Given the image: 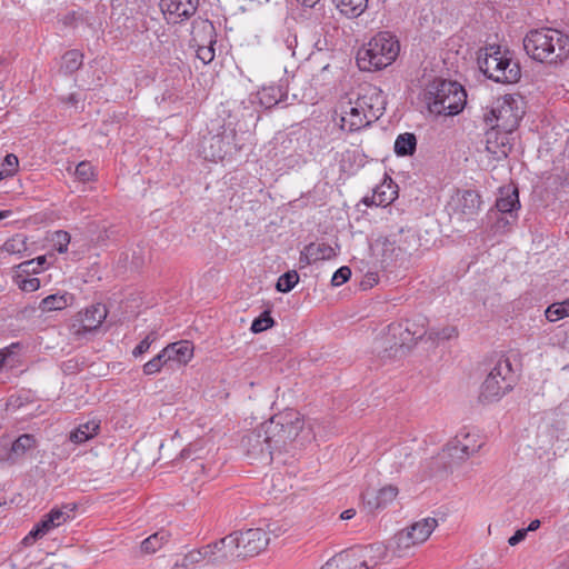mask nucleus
Returning a JSON list of instances; mask_svg holds the SVG:
<instances>
[{"label": "nucleus", "mask_w": 569, "mask_h": 569, "mask_svg": "<svg viewBox=\"0 0 569 569\" xmlns=\"http://www.w3.org/2000/svg\"><path fill=\"white\" fill-rule=\"evenodd\" d=\"M264 430L269 435V441L276 451H289V446L297 441L303 429L302 416L293 409H286L263 422Z\"/></svg>", "instance_id": "0eeeda50"}, {"label": "nucleus", "mask_w": 569, "mask_h": 569, "mask_svg": "<svg viewBox=\"0 0 569 569\" xmlns=\"http://www.w3.org/2000/svg\"><path fill=\"white\" fill-rule=\"evenodd\" d=\"M190 451H191V448H190V447H189V448L183 449V450L181 451V457H182V458H188V457H190Z\"/></svg>", "instance_id": "e2e57ef3"}, {"label": "nucleus", "mask_w": 569, "mask_h": 569, "mask_svg": "<svg viewBox=\"0 0 569 569\" xmlns=\"http://www.w3.org/2000/svg\"><path fill=\"white\" fill-rule=\"evenodd\" d=\"M393 541L396 545V551L400 557L403 556L407 552V550H409L411 547L418 545V542L413 539V536L408 528L399 531L395 536Z\"/></svg>", "instance_id": "c9c22d12"}, {"label": "nucleus", "mask_w": 569, "mask_h": 569, "mask_svg": "<svg viewBox=\"0 0 569 569\" xmlns=\"http://www.w3.org/2000/svg\"><path fill=\"white\" fill-rule=\"evenodd\" d=\"M355 515H356V510L355 509H347V510L341 512L340 518L342 520H349V519L353 518Z\"/></svg>", "instance_id": "4d7b16f0"}, {"label": "nucleus", "mask_w": 569, "mask_h": 569, "mask_svg": "<svg viewBox=\"0 0 569 569\" xmlns=\"http://www.w3.org/2000/svg\"><path fill=\"white\" fill-rule=\"evenodd\" d=\"M46 263H47L46 256H40L36 259H32V260L21 263L20 268H22V270L24 272H38L39 269H43Z\"/></svg>", "instance_id": "8fccbe9b"}, {"label": "nucleus", "mask_w": 569, "mask_h": 569, "mask_svg": "<svg viewBox=\"0 0 569 569\" xmlns=\"http://www.w3.org/2000/svg\"><path fill=\"white\" fill-rule=\"evenodd\" d=\"M206 547H209L212 552V555L209 556V562L211 563H220L229 558H237L236 555L238 553L239 547V545H237V532H232Z\"/></svg>", "instance_id": "2eb2a0df"}, {"label": "nucleus", "mask_w": 569, "mask_h": 569, "mask_svg": "<svg viewBox=\"0 0 569 569\" xmlns=\"http://www.w3.org/2000/svg\"><path fill=\"white\" fill-rule=\"evenodd\" d=\"M437 526L438 521L435 518H425L415 522L408 529L412 533L413 539L420 545L430 537Z\"/></svg>", "instance_id": "c85d7f7f"}, {"label": "nucleus", "mask_w": 569, "mask_h": 569, "mask_svg": "<svg viewBox=\"0 0 569 569\" xmlns=\"http://www.w3.org/2000/svg\"><path fill=\"white\" fill-rule=\"evenodd\" d=\"M480 70L498 83H516L521 77V69L510 51L501 50L500 46L490 44L478 52Z\"/></svg>", "instance_id": "20e7f679"}, {"label": "nucleus", "mask_w": 569, "mask_h": 569, "mask_svg": "<svg viewBox=\"0 0 569 569\" xmlns=\"http://www.w3.org/2000/svg\"><path fill=\"white\" fill-rule=\"evenodd\" d=\"M288 47L290 48L292 46V41L287 40Z\"/></svg>", "instance_id": "774afa93"}, {"label": "nucleus", "mask_w": 569, "mask_h": 569, "mask_svg": "<svg viewBox=\"0 0 569 569\" xmlns=\"http://www.w3.org/2000/svg\"><path fill=\"white\" fill-rule=\"evenodd\" d=\"M546 319L550 322L569 317V299L550 305L545 311Z\"/></svg>", "instance_id": "f704fd0d"}, {"label": "nucleus", "mask_w": 569, "mask_h": 569, "mask_svg": "<svg viewBox=\"0 0 569 569\" xmlns=\"http://www.w3.org/2000/svg\"><path fill=\"white\" fill-rule=\"evenodd\" d=\"M237 532L238 553L237 558L252 557L266 549L270 539L261 528H252Z\"/></svg>", "instance_id": "f8f14e48"}, {"label": "nucleus", "mask_w": 569, "mask_h": 569, "mask_svg": "<svg viewBox=\"0 0 569 569\" xmlns=\"http://www.w3.org/2000/svg\"><path fill=\"white\" fill-rule=\"evenodd\" d=\"M336 256L333 248L325 242H311L305 247L300 254V262L311 264L319 260H329Z\"/></svg>", "instance_id": "aec40b11"}, {"label": "nucleus", "mask_w": 569, "mask_h": 569, "mask_svg": "<svg viewBox=\"0 0 569 569\" xmlns=\"http://www.w3.org/2000/svg\"><path fill=\"white\" fill-rule=\"evenodd\" d=\"M467 93L456 81L436 79L427 91V104L437 116L458 114L466 104Z\"/></svg>", "instance_id": "39448f33"}, {"label": "nucleus", "mask_w": 569, "mask_h": 569, "mask_svg": "<svg viewBox=\"0 0 569 569\" xmlns=\"http://www.w3.org/2000/svg\"><path fill=\"white\" fill-rule=\"evenodd\" d=\"M527 536V530H523V529H518L509 539H508V543L510 546H516L518 545L519 542H521L522 540H525Z\"/></svg>", "instance_id": "6e6d98bb"}, {"label": "nucleus", "mask_w": 569, "mask_h": 569, "mask_svg": "<svg viewBox=\"0 0 569 569\" xmlns=\"http://www.w3.org/2000/svg\"><path fill=\"white\" fill-rule=\"evenodd\" d=\"M100 429V422L97 420H90L86 423L79 425L74 430H72L69 435V440L76 445H81L94 436L98 435Z\"/></svg>", "instance_id": "393cba45"}, {"label": "nucleus", "mask_w": 569, "mask_h": 569, "mask_svg": "<svg viewBox=\"0 0 569 569\" xmlns=\"http://www.w3.org/2000/svg\"><path fill=\"white\" fill-rule=\"evenodd\" d=\"M540 525H541L540 520L539 519H535V520H532L529 523L528 528H526L525 530H527V533L529 531H535V530H537L540 527Z\"/></svg>", "instance_id": "13d9d810"}, {"label": "nucleus", "mask_w": 569, "mask_h": 569, "mask_svg": "<svg viewBox=\"0 0 569 569\" xmlns=\"http://www.w3.org/2000/svg\"><path fill=\"white\" fill-rule=\"evenodd\" d=\"M416 147V136L410 132L399 134L395 141V152L398 156H411L415 153Z\"/></svg>", "instance_id": "7c9ffc66"}, {"label": "nucleus", "mask_w": 569, "mask_h": 569, "mask_svg": "<svg viewBox=\"0 0 569 569\" xmlns=\"http://www.w3.org/2000/svg\"><path fill=\"white\" fill-rule=\"evenodd\" d=\"M299 281V274L296 270L287 271L281 274L277 281L276 289L279 292H289Z\"/></svg>", "instance_id": "58836bf2"}, {"label": "nucleus", "mask_w": 569, "mask_h": 569, "mask_svg": "<svg viewBox=\"0 0 569 569\" xmlns=\"http://www.w3.org/2000/svg\"><path fill=\"white\" fill-rule=\"evenodd\" d=\"M457 442L462 445V451H465V455H473L479 451V449L482 447V441H480L478 435L461 431L457 436Z\"/></svg>", "instance_id": "2f4dec72"}, {"label": "nucleus", "mask_w": 569, "mask_h": 569, "mask_svg": "<svg viewBox=\"0 0 569 569\" xmlns=\"http://www.w3.org/2000/svg\"><path fill=\"white\" fill-rule=\"evenodd\" d=\"M351 277V270L349 267H341L338 270L335 271L331 278V284L333 287H339L347 282Z\"/></svg>", "instance_id": "09e8293b"}, {"label": "nucleus", "mask_w": 569, "mask_h": 569, "mask_svg": "<svg viewBox=\"0 0 569 569\" xmlns=\"http://www.w3.org/2000/svg\"><path fill=\"white\" fill-rule=\"evenodd\" d=\"M49 516L52 517V522L56 527L63 525L70 518V513L61 509H52Z\"/></svg>", "instance_id": "603ef678"}, {"label": "nucleus", "mask_w": 569, "mask_h": 569, "mask_svg": "<svg viewBox=\"0 0 569 569\" xmlns=\"http://www.w3.org/2000/svg\"><path fill=\"white\" fill-rule=\"evenodd\" d=\"M429 335V339L432 340V341H436V340H448V339H451L453 337H457L458 336V331L455 327H446L441 330H430L429 332H427Z\"/></svg>", "instance_id": "c03bdc74"}, {"label": "nucleus", "mask_w": 569, "mask_h": 569, "mask_svg": "<svg viewBox=\"0 0 569 569\" xmlns=\"http://www.w3.org/2000/svg\"><path fill=\"white\" fill-rule=\"evenodd\" d=\"M83 54L78 50L67 51L62 57L61 70L64 73H73L82 66Z\"/></svg>", "instance_id": "e433bc0d"}, {"label": "nucleus", "mask_w": 569, "mask_h": 569, "mask_svg": "<svg viewBox=\"0 0 569 569\" xmlns=\"http://www.w3.org/2000/svg\"><path fill=\"white\" fill-rule=\"evenodd\" d=\"M520 208L519 192L513 184H507L499 188V196L496 200V210L489 212V217L498 216L499 213H512Z\"/></svg>", "instance_id": "4468645a"}, {"label": "nucleus", "mask_w": 569, "mask_h": 569, "mask_svg": "<svg viewBox=\"0 0 569 569\" xmlns=\"http://www.w3.org/2000/svg\"><path fill=\"white\" fill-rule=\"evenodd\" d=\"M362 499L365 507L370 512L382 508L379 495L375 490H367L366 492H363Z\"/></svg>", "instance_id": "37998d69"}, {"label": "nucleus", "mask_w": 569, "mask_h": 569, "mask_svg": "<svg viewBox=\"0 0 569 569\" xmlns=\"http://www.w3.org/2000/svg\"><path fill=\"white\" fill-rule=\"evenodd\" d=\"M399 50V42L393 36L380 32L358 50L357 64L363 71L380 70L396 60Z\"/></svg>", "instance_id": "423d86ee"}, {"label": "nucleus", "mask_w": 569, "mask_h": 569, "mask_svg": "<svg viewBox=\"0 0 569 569\" xmlns=\"http://www.w3.org/2000/svg\"><path fill=\"white\" fill-rule=\"evenodd\" d=\"M527 54L547 64L562 63L569 58V36L553 28L529 31L523 39Z\"/></svg>", "instance_id": "f03ea898"}, {"label": "nucleus", "mask_w": 569, "mask_h": 569, "mask_svg": "<svg viewBox=\"0 0 569 569\" xmlns=\"http://www.w3.org/2000/svg\"><path fill=\"white\" fill-rule=\"evenodd\" d=\"M169 365L167 358L161 350L156 357H153L150 361L143 365L142 370L147 376H151L161 371V369Z\"/></svg>", "instance_id": "ea45409f"}, {"label": "nucleus", "mask_w": 569, "mask_h": 569, "mask_svg": "<svg viewBox=\"0 0 569 569\" xmlns=\"http://www.w3.org/2000/svg\"><path fill=\"white\" fill-rule=\"evenodd\" d=\"M168 363L187 365L193 357V345L189 340H180L162 349Z\"/></svg>", "instance_id": "6ab92c4d"}, {"label": "nucleus", "mask_w": 569, "mask_h": 569, "mask_svg": "<svg viewBox=\"0 0 569 569\" xmlns=\"http://www.w3.org/2000/svg\"><path fill=\"white\" fill-rule=\"evenodd\" d=\"M68 300L67 295H50L40 301L39 309L43 312L62 310L68 306Z\"/></svg>", "instance_id": "473e14b6"}, {"label": "nucleus", "mask_w": 569, "mask_h": 569, "mask_svg": "<svg viewBox=\"0 0 569 569\" xmlns=\"http://www.w3.org/2000/svg\"><path fill=\"white\" fill-rule=\"evenodd\" d=\"M19 287L22 291L33 292L39 289L40 280L38 278H26L21 280Z\"/></svg>", "instance_id": "864d4df0"}, {"label": "nucleus", "mask_w": 569, "mask_h": 569, "mask_svg": "<svg viewBox=\"0 0 569 569\" xmlns=\"http://www.w3.org/2000/svg\"><path fill=\"white\" fill-rule=\"evenodd\" d=\"M386 109V99L382 90L372 84L360 87L357 99L348 102V110L341 118L342 129L350 132L358 131L377 121Z\"/></svg>", "instance_id": "f257e3e1"}, {"label": "nucleus", "mask_w": 569, "mask_h": 569, "mask_svg": "<svg viewBox=\"0 0 569 569\" xmlns=\"http://www.w3.org/2000/svg\"><path fill=\"white\" fill-rule=\"evenodd\" d=\"M194 468H202V465H201V463H199V462H196V463H194Z\"/></svg>", "instance_id": "338daca9"}, {"label": "nucleus", "mask_w": 569, "mask_h": 569, "mask_svg": "<svg viewBox=\"0 0 569 569\" xmlns=\"http://www.w3.org/2000/svg\"><path fill=\"white\" fill-rule=\"evenodd\" d=\"M74 174L79 181H82V182L90 181L94 176L93 167L88 161H81L76 167Z\"/></svg>", "instance_id": "79ce46f5"}, {"label": "nucleus", "mask_w": 569, "mask_h": 569, "mask_svg": "<svg viewBox=\"0 0 569 569\" xmlns=\"http://www.w3.org/2000/svg\"><path fill=\"white\" fill-rule=\"evenodd\" d=\"M269 435L264 430V425L261 423L258 428L247 432L242 437L241 447L249 458L262 462H270L276 449L271 441H269Z\"/></svg>", "instance_id": "9b49d317"}, {"label": "nucleus", "mask_w": 569, "mask_h": 569, "mask_svg": "<svg viewBox=\"0 0 569 569\" xmlns=\"http://www.w3.org/2000/svg\"><path fill=\"white\" fill-rule=\"evenodd\" d=\"M7 357H8L7 352L1 350L0 351V367H2L6 363Z\"/></svg>", "instance_id": "680f3d73"}, {"label": "nucleus", "mask_w": 569, "mask_h": 569, "mask_svg": "<svg viewBox=\"0 0 569 569\" xmlns=\"http://www.w3.org/2000/svg\"><path fill=\"white\" fill-rule=\"evenodd\" d=\"M57 528L52 522V517L49 513L33 527V529L22 539L21 543L26 547L33 545L38 539L46 536L49 531Z\"/></svg>", "instance_id": "bb28decb"}, {"label": "nucleus", "mask_w": 569, "mask_h": 569, "mask_svg": "<svg viewBox=\"0 0 569 569\" xmlns=\"http://www.w3.org/2000/svg\"><path fill=\"white\" fill-rule=\"evenodd\" d=\"M497 217V220H496V223H495V229L497 232H505L506 230H508L509 226L516 220V217L512 214V221H510L508 218L506 217Z\"/></svg>", "instance_id": "5fc2aeb1"}, {"label": "nucleus", "mask_w": 569, "mask_h": 569, "mask_svg": "<svg viewBox=\"0 0 569 569\" xmlns=\"http://www.w3.org/2000/svg\"><path fill=\"white\" fill-rule=\"evenodd\" d=\"M390 461L391 472H401L415 466L417 453L410 446H401L392 448L387 455Z\"/></svg>", "instance_id": "dca6fc26"}, {"label": "nucleus", "mask_w": 569, "mask_h": 569, "mask_svg": "<svg viewBox=\"0 0 569 569\" xmlns=\"http://www.w3.org/2000/svg\"><path fill=\"white\" fill-rule=\"evenodd\" d=\"M157 339V336L154 332H150L149 335L146 336L144 339H142L137 346L136 348L133 349L132 351V355L134 357H140L141 355L146 353L151 345L156 341Z\"/></svg>", "instance_id": "de8ad7c7"}, {"label": "nucleus", "mask_w": 569, "mask_h": 569, "mask_svg": "<svg viewBox=\"0 0 569 569\" xmlns=\"http://www.w3.org/2000/svg\"><path fill=\"white\" fill-rule=\"evenodd\" d=\"M202 152L206 159L212 161L221 160L227 154V150L223 149V137L220 134H213L206 139L202 147Z\"/></svg>", "instance_id": "a878e982"}, {"label": "nucleus", "mask_w": 569, "mask_h": 569, "mask_svg": "<svg viewBox=\"0 0 569 569\" xmlns=\"http://www.w3.org/2000/svg\"><path fill=\"white\" fill-rule=\"evenodd\" d=\"M79 100H80V99H79L78 94H76V93H71V94H69V96H68V98H67L66 102H67L68 104H71V106H77V103L79 102Z\"/></svg>", "instance_id": "bf43d9fd"}, {"label": "nucleus", "mask_w": 569, "mask_h": 569, "mask_svg": "<svg viewBox=\"0 0 569 569\" xmlns=\"http://www.w3.org/2000/svg\"><path fill=\"white\" fill-rule=\"evenodd\" d=\"M450 458V465L451 463H458L461 461H465L470 456L465 455V451H462V445L457 442V438L455 437L451 441L448 442L446 448L442 450L441 458Z\"/></svg>", "instance_id": "72a5a7b5"}, {"label": "nucleus", "mask_w": 569, "mask_h": 569, "mask_svg": "<svg viewBox=\"0 0 569 569\" xmlns=\"http://www.w3.org/2000/svg\"><path fill=\"white\" fill-rule=\"evenodd\" d=\"M512 147L508 139V133L491 131L487 133L486 150L492 154L497 161L506 159Z\"/></svg>", "instance_id": "f3484780"}, {"label": "nucleus", "mask_w": 569, "mask_h": 569, "mask_svg": "<svg viewBox=\"0 0 569 569\" xmlns=\"http://www.w3.org/2000/svg\"><path fill=\"white\" fill-rule=\"evenodd\" d=\"M36 445L37 440L34 436L29 433L21 435L12 442L6 460L11 463L17 462L21 457L26 455L27 451L34 448Z\"/></svg>", "instance_id": "b1692460"}, {"label": "nucleus", "mask_w": 569, "mask_h": 569, "mask_svg": "<svg viewBox=\"0 0 569 569\" xmlns=\"http://www.w3.org/2000/svg\"><path fill=\"white\" fill-rule=\"evenodd\" d=\"M274 321L270 317L268 311L261 313L260 317L256 318L251 323V331L254 333L262 332L273 326Z\"/></svg>", "instance_id": "a19ab883"}, {"label": "nucleus", "mask_w": 569, "mask_h": 569, "mask_svg": "<svg viewBox=\"0 0 569 569\" xmlns=\"http://www.w3.org/2000/svg\"><path fill=\"white\" fill-rule=\"evenodd\" d=\"M481 197L475 190L458 191L452 199V211L459 220H470L480 210Z\"/></svg>", "instance_id": "ddd939ff"}, {"label": "nucleus", "mask_w": 569, "mask_h": 569, "mask_svg": "<svg viewBox=\"0 0 569 569\" xmlns=\"http://www.w3.org/2000/svg\"><path fill=\"white\" fill-rule=\"evenodd\" d=\"M212 555L209 547L203 546L200 549L189 551L182 559L180 566L188 567L190 565L199 563L202 560L209 561V556Z\"/></svg>", "instance_id": "4c0bfd02"}, {"label": "nucleus", "mask_w": 569, "mask_h": 569, "mask_svg": "<svg viewBox=\"0 0 569 569\" xmlns=\"http://www.w3.org/2000/svg\"><path fill=\"white\" fill-rule=\"evenodd\" d=\"M341 14L353 19L361 16L368 6V0H332Z\"/></svg>", "instance_id": "cd10ccee"}, {"label": "nucleus", "mask_w": 569, "mask_h": 569, "mask_svg": "<svg viewBox=\"0 0 569 569\" xmlns=\"http://www.w3.org/2000/svg\"><path fill=\"white\" fill-rule=\"evenodd\" d=\"M107 317L106 306L98 303L87 308L80 316V327L77 330L80 332H91L97 330Z\"/></svg>", "instance_id": "a211bd4d"}, {"label": "nucleus", "mask_w": 569, "mask_h": 569, "mask_svg": "<svg viewBox=\"0 0 569 569\" xmlns=\"http://www.w3.org/2000/svg\"><path fill=\"white\" fill-rule=\"evenodd\" d=\"M10 211L9 210H3V211H0V220L7 218L10 216Z\"/></svg>", "instance_id": "0e129e2a"}, {"label": "nucleus", "mask_w": 569, "mask_h": 569, "mask_svg": "<svg viewBox=\"0 0 569 569\" xmlns=\"http://www.w3.org/2000/svg\"><path fill=\"white\" fill-rule=\"evenodd\" d=\"M53 244L54 248L60 253H64L68 250V244L70 243V234L67 231L59 230L53 234Z\"/></svg>", "instance_id": "a18cd8bd"}, {"label": "nucleus", "mask_w": 569, "mask_h": 569, "mask_svg": "<svg viewBox=\"0 0 569 569\" xmlns=\"http://www.w3.org/2000/svg\"><path fill=\"white\" fill-rule=\"evenodd\" d=\"M204 34L209 37L208 44H198L197 57L204 63L208 64L214 59V28L208 20H201L198 22Z\"/></svg>", "instance_id": "4be33fe9"}, {"label": "nucleus", "mask_w": 569, "mask_h": 569, "mask_svg": "<svg viewBox=\"0 0 569 569\" xmlns=\"http://www.w3.org/2000/svg\"><path fill=\"white\" fill-rule=\"evenodd\" d=\"M515 386V375L509 358L501 356L481 385L479 400L483 403L498 401Z\"/></svg>", "instance_id": "1a4fd4ad"}, {"label": "nucleus", "mask_w": 569, "mask_h": 569, "mask_svg": "<svg viewBox=\"0 0 569 569\" xmlns=\"http://www.w3.org/2000/svg\"><path fill=\"white\" fill-rule=\"evenodd\" d=\"M3 164H6L8 169L0 171V180H2L4 177L14 174L19 166L18 157L13 153H8L4 157Z\"/></svg>", "instance_id": "49530a36"}, {"label": "nucleus", "mask_w": 569, "mask_h": 569, "mask_svg": "<svg viewBox=\"0 0 569 569\" xmlns=\"http://www.w3.org/2000/svg\"><path fill=\"white\" fill-rule=\"evenodd\" d=\"M519 101L511 94L497 98L491 107L485 112L483 120L491 130L500 132H513L523 116Z\"/></svg>", "instance_id": "6e6552de"}, {"label": "nucleus", "mask_w": 569, "mask_h": 569, "mask_svg": "<svg viewBox=\"0 0 569 569\" xmlns=\"http://www.w3.org/2000/svg\"><path fill=\"white\" fill-rule=\"evenodd\" d=\"M428 320L418 315L412 319H402L390 323L386 332L377 339L376 349L383 351L387 357H398L415 347L427 335Z\"/></svg>", "instance_id": "7ed1b4c3"}, {"label": "nucleus", "mask_w": 569, "mask_h": 569, "mask_svg": "<svg viewBox=\"0 0 569 569\" xmlns=\"http://www.w3.org/2000/svg\"><path fill=\"white\" fill-rule=\"evenodd\" d=\"M381 546H367L343 551L330 559L321 569H370L385 555Z\"/></svg>", "instance_id": "9d476101"}, {"label": "nucleus", "mask_w": 569, "mask_h": 569, "mask_svg": "<svg viewBox=\"0 0 569 569\" xmlns=\"http://www.w3.org/2000/svg\"><path fill=\"white\" fill-rule=\"evenodd\" d=\"M363 202H365L367 206H371V204H373V203L371 202V197H370V198H369V197H365Z\"/></svg>", "instance_id": "69168bd1"}, {"label": "nucleus", "mask_w": 569, "mask_h": 569, "mask_svg": "<svg viewBox=\"0 0 569 569\" xmlns=\"http://www.w3.org/2000/svg\"><path fill=\"white\" fill-rule=\"evenodd\" d=\"M160 7L164 13L189 18L196 12L198 0H161Z\"/></svg>", "instance_id": "412c9836"}, {"label": "nucleus", "mask_w": 569, "mask_h": 569, "mask_svg": "<svg viewBox=\"0 0 569 569\" xmlns=\"http://www.w3.org/2000/svg\"><path fill=\"white\" fill-rule=\"evenodd\" d=\"M297 1L300 2L305 7L312 8L318 3L319 0H297Z\"/></svg>", "instance_id": "052dcab7"}, {"label": "nucleus", "mask_w": 569, "mask_h": 569, "mask_svg": "<svg viewBox=\"0 0 569 569\" xmlns=\"http://www.w3.org/2000/svg\"><path fill=\"white\" fill-rule=\"evenodd\" d=\"M381 501L382 508L386 507L389 502L393 501V499L398 495V489L393 486H386L377 491Z\"/></svg>", "instance_id": "3c124183"}, {"label": "nucleus", "mask_w": 569, "mask_h": 569, "mask_svg": "<svg viewBox=\"0 0 569 569\" xmlns=\"http://www.w3.org/2000/svg\"><path fill=\"white\" fill-rule=\"evenodd\" d=\"M398 196L397 186L390 179L383 181L373 189L371 202L377 207H387L391 204Z\"/></svg>", "instance_id": "5701e85b"}, {"label": "nucleus", "mask_w": 569, "mask_h": 569, "mask_svg": "<svg viewBox=\"0 0 569 569\" xmlns=\"http://www.w3.org/2000/svg\"><path fill=\"white\" fill-rule=\"evenodd\" d=\"M169 532L164 530H160L149 536L140 545L141 552L144 555H152L157 552L159 549L162 548L164 543L169 541Z\"/></svg>", "instance_id": "c756f323"}]
</instances>
